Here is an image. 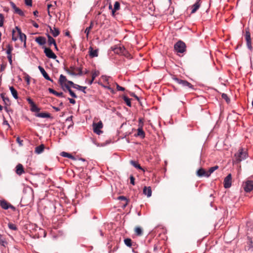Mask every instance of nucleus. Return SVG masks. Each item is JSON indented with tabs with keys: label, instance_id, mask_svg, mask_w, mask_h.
Returning <instances> with one entry per match:
<instances>
[{
	"label": "nucleus",
	"instance_id": "nucleus-1",
	"mask_svg": "<svg viewBox=\"0 0 253 253\" xmlns=\"http://www.w3.org/2000/svg\"><path fill=\"white\" fill-rule=\"evenodd\" d=\"M247 157L246 151L243 148H240L238 151L234 155V162L239 163L245 160Z\"/></svg>",
	"mask_w": 253,
	"mask_h": 253
},
{
	"label": "nucleus",
	"instance_id": "nucleus-2",
	"mask_svg": "<svg viewBox=\"0 0 253 253\" xmlns=\"http://www.w3.org/2000/svg\"><path fill=\"white\" fill-rule=\"evenodd\" d=\"M173 80L175 81L177 84L181 85L183 87H184L186 89L191 88L194 89L193 85L190 83L188 82L186 80H183L177 78L176 77H173Z\"/></svg>",
	"mask_w": 253,
	"mask_h": 253
},
{
	"label": "nucleus",
	"instance_id": "nucleus-3",
	"mask_svg": "<svg viewBox=\"0 0 253 253\" xmlns=\"http://www.w3.org/2000/svg\"><path fill=\"white\" fill-rule=\"evenodd\" d=\"M186 44L185 43L181 41H178L174 45V48L175 50L178 53H184L186 51Z\"/></svg>",
	"mask_w": 253,
	"mask_h": 253
},
{
	"label": "nucleus",
	"instance_id": "nucleus-4",
	"mask_svg": "<svg viewBox=\"0 0 253 253\" xmlns=\"http://www.w3.org/2000/svg\"><path fill=\"white\" fill-rule=\"evenodd\" d=\"M142 127L143 123L141 122V119H139L138 128L137 129V132L134 134L135 137H138L140 138H144L145 137V133L143 131Z\"/></svg>",
	"mask_w": 253,
	"mask_h": 253
},
{
	"label": "nucleus",
	"instance_id": "nucleus-5",
	"mask_svg": "<svg viewBox=\"0 0 253 253\" xmlns=\"http://www.w3.org/2000/svg\"><path fill=\"white\" fill-rule=\"evenodd\" d=\"M113 50L114 53L118 54H120L126 56V50L123 45H119L113 48Z\"/></svg>",
	"mask_w": 253,
	"mask_h": 253
},
{
	"label": "nucleus",
	"instance_id": "nucleus-6",
	"mask_svg": "<svg viewBox=\"0 0 253 253\" xmlns=\"http://www.w3.org/2000/svg\"><path fill=\"white\" fill-rule=\"evenodd\" d=\"M103 127V124L100 121L97 123H93V131L97 134H100L102 133V131L100 129Z\"/></svg>",
	"mask_w": 253,
	"mask_h": 253
},
{
	"label": "nucleus",
	"instance_id": "nucleus-7",
	"mask_svg": "<svg viewBox=\"0 0 253 253\" xmlns=\"http://www.w3.org/2000/svg\"><path fill=\"white\" fill-rule=\"evenodd\" d=\"M15 29L17 31L20 40L21 41V42H24V47H26V35L25 34L22 33L20 28H19L18 27L16 26L15 27Z\"/></svg>",
	"mask_w": 253,
	"mask_h": 253
},
{
	"label": "nucleus",
	"instance_id": "nucleus-8",
	"mask_svg": "<svg viewBox=\"0 0 253 253\" xmlns=\"http://www.w3.org/2000/svg\"><path fill=\"white\" fill-rule=\"evenodd\" d=\"M0 206L3 209H4V210H7L8 209H11L13 211L15 210V208L13 206L11 205V204H10L9 203H8L5 200H1L0 201Z\"/></svg>",
	"mask_w": 253,
	"mask_h": 253
},
{
	"label": "nucleus",
	"instance_id": "nucleus-9",
	"mask_svg": "<svg viewBox=\"0 0 253 253\" xmlns=\"http://www.w3.org/2000/svg\"><path fill=\"white\" fill-rule=\"evenodd\" d=\"M44 53H45V55L49 58L55 59L57 57L56 55L53 52L52 50L49 48L44 47Z\"/></svg>",
	"mask_w": 253,
	"mask_h": 253
},
{
	"label": "nucleus",
	"instance_id": "nucleus-10",
	"mask_svg": "<svg viewBox=\"0 0 253 253\" xmlns=\"http://www.w3.org/2000/svg\"><path fill=\"white\" fill-rule=\"evenodd\" d=\"M244 189L247 192H249L253 189V181L247 180L244 185Z\"/></svg>",
	"mask_w": 253,
	"mask_h": 253
},
{
	"label": "nucleus",
	"instance_id": "nucleus-11",
	"mask_svg": "<svg viewBox=\"0 0 253 253\" xmlns=\"http://www.w3.org/2000/svg\"><path fill=\"white\" fill-rule=\"evenodd\" d=\"M245 39L247 42V45L250 50L252 49L251 34L249 30H246Z\"/></svg>",
	"mask_w": 253,
	"mask_h": 253
},
{
	"label": "nucleus",
	"instance_id": "nucleus-12",
	"mask_svg": "<svg viewBox=\"0 0 253 253\" xmlns=\"http://www.w3.org/2000/svg\"><path fill=\"white\" fill-rule=\"evenodd\" d=\"M232 183V175L229 174L225 177L224 179V186L225 188H228L231 187Z\"/></svg>",
	"mask_w": 253,
	"mask_h": 253
},
{
	"label": "nucleus",
	"instance_id": "nucleus-13",
	"mask_svg": "<svg viewBox=\"0 0 253 253\" xmlns=\"http://www.w3.org/2000/svg\"><path fill=\"white\" fill-rule=\"evenodd\" d=\"M68 80H67L66 77L64 76L63 75H61L60 76L58 83L60 86H61L62 89L64 91H66V90L65 89V86L64 84H65V82H67Z\"/></svg>",
	"mask_w": 253,
	"mask_h": 253
},
{
	"label": "nucleus",
	"instance_id": "nucleus-14",
	"mask_svg": "<svg viewBox=\"0 0 253 253\" xmlns=\"http://www.w3.org/2000/svg\"><path fill=\"white\" fill-rule=\"evenodd\" d=\"M38 68L39 69V70L40 71L41 74L42 75L43 77L47 80L48 81H49L50 82H51L52 83L53 82V80H52L50 77L49 76H48V75L47 74V73L45 72V71L44 70V69H43V67H42V66H39L38 67Z\"/></svg>",
	"mask_w": 253,
	"mask_h": 253
},
{
	"label": "nucleus",
	"instance_id": "nucleus-15",
	"mask_svg": "<svg viewBox=\"0 0 253 253\" xmlns=\"http://www.w3.org/2000/svg\"><path fill=\"white\" fill-rule=\"evenodd\" d=\"M197 175L199 177H207L209 176L208 171H206L205 169L201 168L197 171Z\"/></svg>",
	"mask_w": 253,
	"mask_h": 253
},
{
	"label": "nucleus",
	"instance_id": "nucleus-16",
	"mask_svg": "<svg viewBox=\"0 0 253 253\" xmlns=\"http://www.w3.org/2000/svg\"><path fill=\"white\" fill-rule=\"evenodd\" d=\"M16 172L19 175H21L25 172L23 167L22 164H18L16 167Z\"/></svg>",
	"mask_w": 253,
	"mask_h": 253
},
{
	"label": "nucleus",
	"instance_id": "nucleus-17",
	"mask_svg": "<svg viewBox=\"0 0 253 253\" xmlns=\"http://www.w3.org/2000/svg\"><path fill=\"white\" fill-rule=\"evenodd\" d=\"M201 0H197L196 2L192 6L191 13H194L199 8L201 5Z\"/></svg>",
	"mask_w": 253,
	"mask_h": 253
},
{
	"label": "nucleus",
	"instance_id": "nucleus-18",
	"mask_svg": "<svg viewBox=\"0 0 253 253\" xmlns=\"http://www.w3.org/2000/svg\"><path fill=\"white\" fill-rule=\"evenodd\" d=\"M35 41L41 45H44L46 43V39L42 36L37 37L35 39Z\"/></svg>",
	"mask_w": 253,
	"mask_h": 253
},
{
	"label": "nucleus",
	"instance_id": "nucleus-19",
	"mask_svg": "<svg viewBox=\"0 0 253 253\" xmlns=\"http://www.w3.org/2000/svg\"><path fill=\"white\" fill-rule=\"evenodd\" d=\"M49 28L50 33L54 37H56L59 35L60 32L58 28L54 27L53 29H52L50 26H49Z\"/></svg>",
	"mask_w": 253,
	"mask_h": 253
},
{
	"label": "nucleus",
	"instance_id": "nucleus-20",
	"mask_svg": "<svg viewBox=\"0 0 253 253\" xmlns=\"http://www.w3.org/2000/svg\"><path fill=\"white\" fill-rule=\"evenodd\" d=\"M129 163L135 168L144 171L143 168L140 166V165L138 164V163L137 161L131 160L130 161Z\"/></svg>",
	"mask_w": 253,
	"mask_h": 253
},
{
	"label": "nucleus",
	"instance_id": "nucleus-21",
	"mask_svg": "<svg viewBox=\"0 0 253 253\" xmlns=\"http://www.w3.org/2000/svg\"><path fill=\"white\" fill-rule=\"evenodd\" d=\"M89 56L91 57H95L98 56V50H94L92 47L89 48Z\"/></svg>",
	"mask_w": 253,
	"mask_h": 253
},
{
	"label": "nucleus",
	"instance_id": "nucleus-22",
	"mask_svg": "<svg viewBox=\"0 0 253 253\" xmlns=\"http://www.w3.org/2000/svg\"><path fill=\"white\" fill-rule=\"evenodd\" d=\"M44 145L41 144L35 148V152L37 154H41L44 150Z\"/></svg>",
	"mask_w": 253,
	"mask_h": 253
},
{
	"label": "nucleus",
	"instance_id": "nucleus-23",
	"mask_svg": "<svg viewBox=\"0 0 253 253\" xmlns=\"http://www.w3.org/2000/svg\"><path fill=\"white\" fill-rule=\"evenodd\" d=\"M143 193L147 195V197H149L151 196L152 190L150 187L145 186L143 188Z\"/></svg>",
	"mask_w": 253,
	"mask_h": 253
},
{
	"label": "nucleus",
	"instance_id": "nucleus-24",
	"mask_svg": "<svg viewBox=\"0 0 253 253\" xmlns=\"http://www.w3.org/2000/svg\"><path fill=\"white\" fill-rule=\"evenodd\" d=\"M36 116L42 118H49L50 117V115L47 113L42 112L36 114Z\"/></svg>",
	"mask_w": 253,
	"mask_h": 253
},
{
	"label": "nucleus",
	"instance_id": "nucleus-25",
	"mask_svg": "<svg viewBox=\"0 0 253 253\" xmlns=\"http://www.w3.org/2000/svg\"><path fill=\"white\" fill-rule=\"evenodd\" d=\"M65 89L66 90H68L70 94V95L73 98H77V96L76 94L72 91L70 87L67 84H64Z\"/></svg>",
	"mask_w": 253,
	"mask_h": 253
},
{
	"label": "nucleus",
	"instance_id": "nucleus-26",
	"mask_svg": "<svg viewBox=\"0 0 253 253\" xmlns=\"http://www.w3.org/2000/svg\"><path fill=\"white\" fill-rule=\"evenodd\" d=\"M60 155L63 157L70 158L72 160H75L76 159L74 156L72 155L71 154L66 152H62L61 153Z\"/></svg>",
	"mask_w": 253,
	"mask_h": 253
},
{
	"label": "nucleus",
	"instance_id": "nucleus-27",
	"mask_svg": "<svg viewBox=\"0 0 253 253\" xmlns=\"http://www.w3.org/2000/svg\"><path fill=\"white\" fill-rule=\"evenodd\" d=\"M5 93H2L0 94V97L2 99L5 105H8L10 104V100L7 97L5 96Z\"/></svg>",
	"mask_w": 253,
	"mask_h": 253
},
{
	"label": "nucleus",
	"instance_id": "nucleus-28",
	"mask_svg": "<svg viewBox=\"0 0 253 253\" xmlns=\"http://www.w3.org/2000/svg\"><path fill=\"white\" fill-rule=\"evenodd\" d=\"M134 232H135V234L138 236H141L143 234V230L139 226H137L135 228Z\"/></svg>",
	"mask_w": 253,
	"mask_h": 253
},
{
	"label": "nucleus",
	"instance_id": "nucleus-29",
	"mask_svg": "<svg viewBox=\"0 0 253 253\" xmlns=\"http://www.w3.org/2000/svg\"><path fill=\"white\" fill-rule=\"evenodd\" d=\"M9 89L11 91V93L13 97L15 99H17L18 97L17 91H16V90L13 86H10Z\"/></svg>",
	"mask_w": 253,
	"mask_h": 253
},
{
	"label": "nucleus",
	"instance_id": "nucleus-30",
	"mask_svg": "<svg viewBox=\"0 0 253 253\" xmlns=\"http://www.w3.org/2000/svg\"><path fill=\"white\" fill-rule=\"evenodd\" d=\"M48 38V43L49 46L54 44L56 43L55 40L49 34H47Z\"/></svg>",
	"mask_w": 253,
	"mask_h": 253
},
{
	"label": "nucleus",
	"instance_id": "nucleus-31",
	"mask_svg": "<svg viewBox=\"0 0 253 253\" xmlns=\"http://www.w3.org/2000/svg\"><path fill=\"white\" fill-rule=\"evenodd\" d=\"M13 46L11 45L8 44L6 45V53L7 55H12L11 52L13 50Z\"/></svg>",
	"mask_w": 253,
	"mask_h": 253
},
{
	"label": "nucleus",
	"instance_id": "nucleus-32",
	"mask_svg": "<svg viewBox=\"0 0 253 253\" xmlns=\"http://www.w3.org/2000/svg\"><path fill=\"white\" fill-rule=\"evenodd\" d=\"M74 88L81 90L84 93H86V91H85V89L86 88V86H83L78 84H76L75 86H74Z\"/></svg>",
	"mask_w": 253,
	"mask_h": 253
},
{
	"label": "nucleus",
	"instance_id": "nucleus-33",
	"mask_svg": "<svg viewBox=\"0 0 253 253\" xmlns=\"http://www.w3.org/2000/svg\"><path fill=\"white\" fill-rule=\"evenodd\" d=\"M40 110V109L37 107L36 104L31 106V111L33 112H38Z\"/></svg>",
	"mask_w": 253,
	"mask_h": 253
},
{
	"label": "nucleus",
	"instance_id": "nucleus-34",
	"mask_svg": "<svg viewBox=\"0 0 253 253\" xmlns=\"http://www.w3.org/2000/svg\"><path fill=\"white\" fill-rule=\"evenodd\" d=\"M0 244L3 247H5L7 244L5 238L1 234H0Z\"/></svg>",
	"mask_w": 253,
	"mask_h": 253
},
{
	"label": "nucleus",
	"instance_id": "nucleus-35",
	"mask_svg": "<svg viewBox=\"0 0 253 253\" xmlns=\"http://www.w3.org/2000/svg\"><path fill=\"white\" fill-rule=\"evenodd\" d=\"M93 24L92 22H91L90 25L89 27H87L84 31V33L86 34V37L88 38L90 30L92 28Z\"/></svg>",
	"mask_w": 253,
	"mask_h": 253
},
{
	"label": "nucleus",
	"instance_id": "nucleus-36",
	"mask_svg": "<svg viewBox=\"0 0 253 253\" xmlns=\"http://www.w3.org/2000/svg\"><path fill=\"white\" fill-rule=\"evenodd\" d=\"M120 8V3L118 1H116L114 6V8L112 9V12L114 14L116 10H119Z\"/></svg>",
	"mask_w": 253,
	"mask_h": 253
},
{
	"label": "nucleus",
	"instance_id": "nucleus-37",
	"mask_svg": "<svg viewBox=\"0 0 253 253\" xmlns=\"http://www.w3.org/2000/svg\"><path fill=\"white\" fill-rule=\"evenodd\" d=\"M218 169V166H215L210 168L208 170L209 175L210 176L214 171L217 169Z\"/></svg>",
	"mask_w": 253,
	"mask_h": 253
},
{
	"label": "nucleus",
	"instance_id": "nucleus-38",
	"mask_svg": "<svg viewBox=\"0 0 253 253\" xmlns=\"http://www.w3.org/2000/svg\"><path fill=\"white\" fill-rule=\"evenodd\" d=\"M117 199L120 200H124L126 201V203L123 204L122 206V207L123 208H125L126 206V197L124 196H119Z\"/></svg>",
	"mask_w": 253,
	"mask_h": 253
},
{
	"label": "nucleus",
	"instance_id": "nucleus-39",
	"mask_svg": "<svg viewBox=\"0 0 253 253\" xmlns=\"http://www.w3.org/2000/svg\"><path fill=\"white\" fill-rule=\"evenodd\" d=\"M14 12L16 14H18L20 16H24V13L18 7L16 8L15 10H14Z\"/></svg>",
	"mask_w": 253,
	"mask_h": 253
},
{
	"label": "nucleus",
	"instance_id": "nucleus-40",
	"mask_svg": "<svg viewBox=\"0 0 253 253\" xmlns=\"http://www.w3.org/2000/svg\"><path fill=\"white\" fill-rule=\"evenodd\" d=\"M71 68L72 69V70H74L75 69V68L74 67H71ZM76 70L78 71V73L77 74V75H79V76H82L83 75V72L82 71V68L81 67H79V68H77L76 69Z\"/></svg>",
	"mask_w": 253,
	"mask_h": 253
},
{
	"label": "nucleus",
	"instance_id": "nucleus-41",
	"mask_svg": "<svg viewBox=\"0 0 253 253\" xmlns=\"http://www.w3.org/2000/svg\"><path fill=\"white\" fill-rule=\"evenodd\" d=\"M8 226L9 229H10L12 230H17V228L16 226L14 224H13L12 223H9L8 224Z\"/></svg>",
	"mask_w": 253,
	"mask_h": 253
},
{
	"label": "nucleus",
	"instance_id": "nucleus-42",
	"mask_svg": "<svg viewBox=\"0 0 253 253\" xmlns=\"http://www.w3.org/2000/svg\"><path fill=\"white\" fill-rule=\"evenodd\" d=\"M4 17L2 14L0 13V27L3 26Z\"/></svg>",
	"mask_w": 253,
	"mask_h": 253
},
{
	"label": "nucleus",
	"instance_id": "nucleus-43",
	"mask_svg": "<svg viewBox=\"0 0 253 253\" xmlns=\"http://www.w3.org/2000/svg\"><path fill=\"white\" fill-rule=\"evenodd\" d=\"M222 98L225 99L227 103H229L230 100L228 97L227 95L225 93H222L221 95Z\"/></svg>",
	"mask_w": 253,
	"mask_h": 253
},
{
	"label": "nucleus",
	"instance_id": "nucleus-44",
	"mask_svg": "<svg viewBox=\"0 0 253 253\" xmlns=\"http://www.w3.org/2000/svg\"><path fill=\"white\" fill-rule=\"evenodd\" d=\"M65 70L66 71V72L69 74V75H72V76H77V73H75L73 71H71L70 70H69V69L68 68H65Z\"/></svg>",
	"mask_w": 253,
	"mask_h": 253
},
{
	"label": "nucleus",
	"instance_id": "nucleus-45",
	"mask_svg": "<svg viewBox=\"0 0 253 253\" xmlns=\"http://www.w3.org/2000/svg\"><path fill=\"white\" fill-rule=\"evenodd\" d=\"M54 95L59 97H65V96L64 95L63 93L62 92H59L55 91Z\"/></svg>",
	"mask_w": 253,
	"mask_h": 253
},
{
	"label": "nucleus",
	"instance_id": "nucleus-46",
	"mask_svg": "<svg viewBox=\"0 0 253 253\" xmlns=\"http://www.w3.org/2000/svg\"><path fill=\"white\" fill-rule=\"evenodd\" d=\"M99 75V72L98 71H94L92 74V78L91 79L94 81V80L95 79V78L98 76Z\"/></svg>",
	"mask_w": 253,
	"mask_h": 253
},
{
	"label": "nucleus",
	"instance_id": "nucleus-47",
	"mask_svg": "<svg viewBox=\"0 0 253 253\" xmlns=\"http://www.w3.org/2000/svg\"><path fill=\"white\" fill-rule=\"evenodd\" d=\"M24 1L27 6H31L32 5V0H24Z\"/></svg>",
	"mask_w": 253,
	"mask_h": 253
},
{
	"label": "nucleus",
	"instance_id": "nucleus-48",
	"mask_svg": "<svg viewBox=\"0 0 253 253\" xmlns=\"http://www.w3.org/2000/svg\"><path fill=\"white\" fill-rule=\"evenodd\" d=\"M16 142L19 144L20 146H23V140H21L19 137H17Z\"/></svg>",
	"mask_w": 253,
	"mask_h": 253
},
{
	"label": "nucleus",
	"instance_id": "nucleus-49",
	"mask_svg": "<svg viewBox=\"0 0 253 253\" xmlns=\"http://www.w3.org/2000/svg\"><path fill=\"white\" fill-rule=\"evenodd\" d=\"M130 96L134 97L137 100H139V98L132 92H129Z\"/></svg>",
	"mask_w": 253,
	"mask_h": 253
},
{
	"label": "nucleus",
	"instance_id": "nucleus-50",
	"mask_svg": "<svg viewBox=\"0 0 253 253\" xmlns=\"http://www.w3.org/2000/svg\"><path fill=\"white\" fill-rule=\"evenodd\" d=\"M15 32V30L13 29L12 30V40L13 41H16L17 40V37L14 36V33Z\"/></svg>",
	"mask_w": 253,
	"mask_h": 253
},
{
	"label": "nucleus",
	"instance_id": "nucleus-51",
	"mask_svg": "<svg viewBox=\"0 0 253 253\" xmlns=\"http://www.w3.org/2000/svg\"><path fill=\"white\" fill-rule=\"evenodd\" d=\"M27 101H28V103L30 105V106L35 104L32 99L30 97L27 98Z\"/></svg>",
	"mask_w": 253,
	"mask_h": 253
},
{
	"label": "nucleus",
	"instance_id": "nucleus-52",
	"mask_svg": "<svg viewBox=\"0 0 253 253\" xmlns=\"http://www.w3.org/2000/svg\"><path fill=\"white\" fill-rule=\"evenodd\" d=\"M135 178L132 175L130 176V182L131 184L134 185Z\"/></svg>",
	"mask_w": 253,
	"mask_h": 253
},
{
	"label": "nucleus",
	"instance_id": "nucleus-53",
	"mask_svg": "<svg viewBox=\"0 0 253 253\" xmlns=\"http://www.w3.org/2000/svg\"><path fill=\"white\" fill-rule=\"evenodd\" d=\"M67 84L69 85H71L73 88H74V86H75V85L77 84H74L72 81H67Z\"/></svg>",
	"mask_w": 253,
	"mask_h": 253
},
{
	"label": "nucleus",
	"instance_id": "nucleus-54",
	"mask_svg": "<svg viewBox=\"0 0 253 253\" xmlns=\"http://www.w3.org/2000/svg\"><path fill=\"white\" fill-rule=\"evenodd\" d=\"M7 59L10 65H12V55H7Z\"/></svg>",
	"mask_w": 253,
	"mask_h": 253
},
{
	"label": "nucleus",
	"instance_id": "nucleus-55",
	"mask_svg": "<svg viewBox=\"0 0 253 253\" xmlns=\"http://www.w3.org/2000/svg\"><path fill=\"white\" fill-rule=\"evenodd\" d=\"M6 67V64H2L0 66V71H4Z\"/></svg>",
	"mask_w": 253,
	"mask_h": 253
},
{
	"label": "nucleus",
	"instance_id": "nucleus-56",
	"mask_svg": "<svg viewBox=\"0 0 253 253\" xmlns=\"http://www.w3.org/2000/svg\"><path fill=\"white\" fill-rule=\"evenodd\" d=\"M10 5L12 7V8L14 9V10H15L16 8H17V7L15 5V4L13 2L10 1Z\"/></svg>",
	"mask_w": 253,
	"mask_h": 253
},
{
	"label": "nucleus",
	"instance_id": "nucleus-57",
	"mask_svg": "<svg viewBox=\"0 0 253 253\" xmlns=\"http://www.w3.org/2000/svg\"><path fill=\"white\" fill-rule=\"evenodd\" d=\"M68 100L71 104H74L76 103V101L74 99L68 98Z\"/></svg>",
	"mask_w": 253,
	"mask_h": 253
},
{
	"label": "nucleus",
	"instance_id": "nucleus-58",
	"mask_svg": "<svg viewBox=\"0 0 253 253\" xmlns=\"http://www.w3.org/2000/svg\"><path fill=\"white\" fill-rule=\"evenodd\" d=\"M131 246V240L130 239L127 238V247Z\"/></svg>",
	"mask_w": 253,
	"mask_h": 253
},
{
	"label": "nucleus",
	"instance_id": "nucleus-59",
	"mask_svg": "<svg viewBox=\"0 0 253 253\" xmlns=\"http://www.w3.org/2000/svg\"><path fill=\"white\" fill-rule=\"evenodd\" d=\"M117 88L118 90H125V88L117 85Z\"/></svg>",
	"mask_w": 253,
	"mask_h": 253
},
{
	"label": "nucleus",
	"instance_id": "nucleus-60",
	"mask_svg": "<svg viewBox=\"0 0 253 253\" xmlns=\"http://www.w3.org/2000/svg\"><path fill=\"white\" fill-rule=\"evenodd\" d=\"M48 90L49 91V92L51 93H52V94H54L55 92V90H54L53 89L51 88H49L48 89Z\"/></svg>",
	"mask_w": 253,
	"mask_h": 253
},
{
	"label": "nucleus",
	"instance_id": "nucleus-61",
	"mask_svg": "<svg viewBox=\"0 0 253 253\" xmlns=\"http://www.w3.org/2000/svg\"><path fill=\"white\" fill-rule=\"evenodd\" d=\"M32 23H33V26H34V27H35V28H39V25H38L37 23H36V22H34V21H33V22H32Z\"/></svg>",
	"mask_w": 253,
	"mask_h": 253
},
{
	"label": "nucleus",
	"instance_id": "nucleus-62",
	"mask_svg": "<svg viewBox=\"0 0 253 253\" xmlns=\"http://www.w3.org/2000/svg\"><path fill=\"white\" fill-rule=\"evenodd\" d=\"M130 99H129L128 97H127V106H131V101H130Z\"/></svg>",
	"mask_w": 253,
	"mask_h": 253
},
{
	"label": "nucleus",
	"instance_id": "nucleus-63",
	"mask_svg": "<svg viewBox=\"0 0 253 253\" xmlns=\"http://www.w3.org/2000/svg\"><path fill=\"white\" fill-rule=\"evenodd\" d=\"M39 12L37 10H35V11H34L33 12V14L35 16H38V14Z\"/></svg>",
	"mask_w": 253,
	"mask_h": 253
},
{
	"label": "nucleus",
	"instance_id": "nucleus-64",
	"mask_svg": "<svg viewBox=\"0 0 253 253\" xmlns=\"http://www.w3.org/2000/svg\"><path fill=\"white\" fill-rule=\"evenodd\" d=\"M72 116H70L69 117H68L67 119H66V121H72Z\"/></svg>",
	"mask_w": 253,
	"mask_h": 253
}]
</instances>
